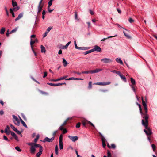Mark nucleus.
<instances>
[{
    "mask_svg": "<svg viewBox=\"0 0 157 157\" xmlns=\"http://www.w3.org/2000/svg\"><path fill=\"white\" fill-rule=\"evenodd\" d=\"M148 119L147 116H146L145 118V121L144 119L142 120V125L144 126L145 129L144 130V131L147 136H150L152 134V132L151 129L148 127Z\"/></svg>",
    "mask_w": 157,
    "mask_h": 157,
    "instance_id": "1",
    "label": "nucleus"
},
{
    "mask_svg": "<svg viewBox=\"0 0 157 157\" xmlns=\"http://www.w3.org/2000/svg\"><path fill=\"white\" fill-rule=\"evenodd\" d=\"M141 99L143 105L144 106V109L145 111V112L143 115V116H144L143 117V118L145 119L146 117V116H147V118H148L149 115L147 113V105L145 101H144L143 97H141Z\"/></svg>",
    "mask_w": 157,
    "mask_h": 157,
    "instance_id": "2",
    "label": "nucleus"
},
{
    "mask_svg": "<svg viewBox=\"0 0 157 157\" xmlns=\"http://www.w3.org/2000/svg\"><path fill=\"white\" fill-rule=\"evenodd\" d=\"M130 81L132 84L130 85L131 87L132 88L133 91L135 92V87L136 86V82L134 79L132 78H130Z\"/></svg>",
    "mask_w": 157,
    "mask_h": 157,
    "instance_id": "3",
    "label": "nucleus"
},
{
    "mask_svg": "<svg viewBox=\"0 0 157 157\" xmlns=\"http://www.w3.org/2000/svg\"><path fill=\"white\" fill-rule=\"evenodd\" d=\"M111 83V82H98L94 84L100 86H106L109 85Z\"/></svg>",
    "mask_w": 157,
    "mask_h": 157,
    "instance_id": "4",
    "label": "nucleus"
},
{
    "mask_svg": "<svg viewBox=\"0 0 157 157\" xmlns=\"http://www.w3.org/2000/svg\"><path fill=\"white\" fill-rule=\"evenodd\" d=\"M13 118L15 120V121L13 120V122L14 124L17 125L19 126L20 124V121L19 120L17 117L14 115H13Z\"/></svg>",
    "mask_w": 157,
    "mask_h": 157,
    "instance_id": "5",
    "label": "nucleus"
},
{
    "mask_svg": "<svg viewBox=\"0 0 157 157\" xmlns=\"http://www.w3.org/2000/svg\"><path fill=\"white\" fill-rule=\"evenodd\" d=\"M101 62L105 63H110L113 61L110 59L106 58H104L101 59Z\"/></svg>",
    "mask_w": 157,
    "mask_h": 157,
    "instance_id": "6",
    "label": "nucleus"
},
{
    "mask_svg": "<svg viewBox=\"0 0 157 157\" xmlns=\"http://www.w3.org/2000/svg\"><path fill=\"white\" fill-rule=\"evenodd\" d=\"M99 134H100V135L101 136V140H102V142L103 147V148H105V146L106 145V144H105V142L106 141V139H105V137L103 136L102 135V134H101L100 133Z\"/></svg>",
    "mask_w": 157,
    "mask_h": 157,
    "instance_id": "7",
    "label": "nucleus"
},
{
    "mask_svg": "<svg viewBox=\"0 0 157 157\" xmlns=\"http://www.w3.org/2000/svg\"><path fill=\"white\" fill-rule=\"evenodd\" d=\"M48 84L50 85V86H61L65 84L66 85V83H48Z\"/></svg>",
    "mask_w": 157,
    "mask_h": 157,
    "instance_id": "8",
    "label": "nucleus"
},
{
    "mask_svg": "<svg viewBox=\"0 0 157 157\" xmlns=\"http://www.w3.org/2000/svg\"><path fill=\"white\" fill-rule=\"evenodd\" d=\"M92 52L94 51H97L98 52H100L101 51V49L100 47L97 45H95L94 46V48L92 49Z\"/></svg>",
    "mask_w": 157,
    "mask_h": 157,
    "instance_id": "9",
    "label": "nucleus"
},
{
    "mask_svg": "<svg viewBox=\"0 0 157 157\" xmlns=\"http://www.w3.org/2000/svg\"><path fill=\"white\" fill-rule=\"evenodd\" d=\"M54 138L53 137L51 139H50L47 137L45 138V139L42 140V142L44 143L46 142H52L54 140Z\"/></svg>",
    "mask_w": 157,
    "mask_h": 157,
    "instance_id": "10",
    "label": "nucleus"
},
{
    "mask_svg": "<svg viewBox=\"0 0 157 157\" xmlns=\"http://www.w3.org/2000/svg\"><path fill=\"white\" fill-rule=\"evenodd\" d=\"M90 124L93 127H95L94 125L90 121H82V124L84 126H85L87 124Z\"/></svg>",
    "mask_w": 157,
    "mask_h": 157,
    "instance_id": "11",
    "label": "nucleus"
},
{
    "mask_svg": "<svg viewBox=\"0 0 157 157\" xmlns=\"http://www.w3.org/2000/svg\"><path fill=\"white\" fill-rule=\"evenodd\" d=\"M68 137L73 142H75L78 139V137L77 136H68Z\"/></svg>",
    "mask_w": 157,
    "mask_h": 157,
    "instance_id": "12",
    "label": "nucleus"
},
{
    "mask_svg": "<svg viewBox=\"0 0 157 157\" xmlns=\"http://www.w3.org/2000/svg\"><path fill=\"white\" fill-rule=\"evenodd\" d=\"M38 42V40L36 38L35 39V40H33L32 39H31L30 42V44L31 45V48H33V44H34L35 43H37Z\"/></svg>",
    "mask_w": 157,
    "mask_h": 157,
    "instance_id": "13",
    "label": "nucleus"
},
{
    "mask_svg": "<svg viewBox=\"0 0 157 157\" xmlns=\"http://www.w3.org/2000/svg\"><path fill=\"white\" fill-rule=\"evenodd\" d=\"M10 127L8 125H7L5 130V132L7 135H9L11 131L10 130Z\"/></svg>",
    "mask_w": 157,
    "mask_h": 157,
    "instance_id": "14",
    "label": "nucleus"
},
{
    "mask_svg": "<svg viewBox=\"0 0 157 157\" xmlns=\"http://www.w3.org/2000/svg\"><path fill=\"white\" fill-rule=\"evenodd\" d=\"M102 71V69H96L94 70H91V74L95 73H98L100 71Z\"/></svg>",
    "mask_w": 157,
    "mask_h": 157,
    "instance_id": "15",
    "label": "nucleus"
},
{
    "mask_svg": "<svg viewBox=\"0 0 157 157\" xmlns=\"http://www.w3.org/2000/svg\"><path fill=\"white\" fill-rule=\"evenodd\" d=\"M43 5H38V12H37V14H39L42 9V8L43 7Z\"/></svg>",
    "mask_w": 157,
    "mask_h": 157,
    "instance_id": "16",
    "label": "nucleus"
},
{
    "mask_svg": "<svg viewBox=\"0 0 157 157\" xmlns=\"http://www.w3.org/2000/svg\"><path fill=\"white\" fill-rule=\"evenodd\" d=\"M30 150L31 153L32 154H34L35 153V148L33 145L31 146V147L30 148Z\"/></svg>",
    "mask_w": 157,
    "mask_h": 157,
    "instance_id": "17",
    "label": "nucleus"
},
{
    "mask_svg": "<svg viewBox=\"0 0 157 157\" xmlns=\"http://www.w3.org/2000/svg\"><path fill=\"white\" fill-rule=\"evenodd\" d=\"M43 151V149H42V147H41L39 149V151L36 154V156L37 157H39L41 155Z\"/></svg>",
    "mask_w": 157,
    "mask_h": 157,
    "instance_id": "18",
    "label": "nucleus"
},
{
    "mask_svg": "<svg viewBox=\"0 0 157 157\" xmlns=\"http://www.w3.org/2000/svg\"><path fill=\"white\" fill-rule=\"evenodd\" d=\"M23 16V14L22 13H21L19 14L18 16L16 18L15 20V21H17L18 20L20 19Z\"/></svg>",
    "mask_w": 157,
    "mask_h": 157,
    "instance_id": "19",
    "label": "nucleus"
},
{
    "mask_svg": "<svg viewBox=\"0 0 157 157\" xmlns=\"http://www.w3.org/2000/svg\"><path fill=\"white\" fill-rule=\"evenodd\" d=\"M116 62L118 63H119L120 64H123V63L121 59L120 58H117L116 59Z\"/></svg>",
    "mask_w": 157,
    "mask_h": 157,
    "instance_id": "20",
    "label": "nucleus"
},
{
    "mask_svg": "<svg viewBox=\"0 0 157 157\" xmlns=\"http://www.w3.org/2000/svg\"><path fill=\"white\" fill-rule=\"evenodd\" d=\"M63 63L64 67H66L67 65L68 64V63L67 62L65 59L64 58H63Z\"/></svg>",
    "mask_w": 157,
    "mask_h": 157,
    "instance_id": "21",
    "label": "nucleus"
},
{
    "mask_svg": "<svg viewBox=\"0 0 157 157\" xmlns=\"http://www.w3.org/2000/svg\"><path fill=\"white\" fill-rule=\"evenodd\" d=\"M12 4L13 7L17 6V3L15 0H12Z\"/></svg>",
    "mask_w": 157,
    "mask_h": 157,
    "instance_id": "22",
    "label": "nucleus"
},
{
    "mask_svg": "<svg viewBox=\"0 0 157 157\" xmlns=\"http://www.w3.org/2000/svg\"><path fill=\"white\" fill-rule=\"evenodd\" d=\"M33 145L35 147V148L38 147H39L40 149L41 147H42V149H43L42 147L39 144L34 143Z\"/></svg>",
    "mask_w": 157,
    "mask_h": 157,
    "instance_id": "23",
    "label": "nucleus"
},
{
    "mask_svg": "<svg viewBox=\"0 0 157 157\" xmlns=\"http://www.w3.org/2000/svg\"><path fill=\"white\" fill-rule=\"evenodd\" d=\"M136 104H137V105L139 106L140 113L142 116H143V115L144 114V113H143V112L142 111V109H141V106L140 104H139L138 103H137Z\"/></svg>",
    "mask_w": 157,
    "mask_h": 157,
    "instance_id": "24",
    "label": "nucleus"
},
{
    "mask_svg": "<svg viewBox=\"0 0 157 157\" xmlns=\"http://www.w3.org/2000/svg\"><path fill=\"white\" fill-rule=\"evenodd\" d=\"M20 121L22 124V125L25 127L26 128H27V126L25 123L24 122V121L21 118H20Z\"/></svg>",
    "mask_w": 157,
    "mask_h": 157,
    "instance_id": "25",
    "label": "nucleus"
},
{
    "mask_svg": "<svg viewBox=\"0 0 157 157\" xmlns=\"http://www.w3.org/2000/svg\"><path fill=\"white\" fill-rule=\"evenodd\" d=\"M124 34L126 37L128 39H131V36L129 35L128 34L125 33L124 31H123Z\"/></svg>",
    "mask_w": 157,
    "mask_h": 157,
    "instance_id": "26",
    "label": "nucleus"
},
{
    "mask_svg": "<svg viewBox=\"0 0 157 157\" xmlns=\"http://www.w3.org/2000/svg\"><path fill=\"white\" fill-rule=\"evenodd\" d=\"M71 43V41L68 42L65 46H63L62 48V49H67L68 46Z\"/></svg>",
    "mask_w": 157,
    "mask_h": 157,
    "instance_id": "27",
    "label": "nucleus"
},
{
    "mask_svg": "<svg viewBox=\"0 0 157 157\" xmlns=\"http://www.w3.org/2000/svg\"><path fill=\"white\" fill-rule=\"evenodd\" d=\"M5 31V29L4 27H2L1 28L0 31V33L1 34H4V32Z\"/></svg>",
    "mask_w": 157,
    "mask_h": 157,
    "instance_id": "28",
    "label": "nucleus"
},
{
    "mask_svg": "<svg viewBox=\"0 0 157 157\" xmlns=\"http://www.w3.org/2000/svg\"><path fill=\"white\" fill-rule=\"evenodd\" d=\"M41 52H42L45 53L46 52L45 48L42 45H41Z\"/></svg>",
    "mask_w": 157,
    "mask_h": 157,
    "instance_id": "29",
    "label": "nucleus"
},
{
    "mask_svg": "<svg viewBox=\"0 0 157 157\" xmlns=\"http://www.w3.org/2000/svg\"><path fill=\"white\" fill-rule=\"evenodd\" d=\"M10 13L12 14L13 17H15V14H14V13L13 12L14 11H13V10H12V9L10 8Z\"/></svg>",
    "mask_w": 157,
    "mask_h": 157,
    "instance_id": "30",
    "label": "nucleus"
},
{
    "mask_svg": "<svg viewBox=\"0 0 157 157\" xmlns=\"http://www.w3.org/2000/svg\"><path fill=\"white\" fill-rule=\"evenodd\" d=\"M59 148L60 150L63 149V142H59Z\"/></svg>",
    "mask_w": 157,
    "mask_h": 157,
    "instance_id": "31",
    "label": "nucleus"
},
{
    "mask_svg": "<svg viewBox=\"0 0 157 157\" xmlns=\"http://www.w3.org/2000/svg\"><path fill=\"white\" fill-rule=\"evenodd\" d=\"M13 8L12 9V10H13V11H17L18 10H19L20 9V7L19 6H17L13 7Z\"/></svg>",
    "mask_w": 157,
    "mask_h": 157,
    "instance_id": "32",
    "label": "nucleus"
},
{
    "mask_svg": "<svg viewBox=\"0 0 157 157\" xmlns=\"http://www.w3.org/2000/svg\"><path fill=\"white\" fill-rule=\"evenodd\" d=\"M55 154L57 155L58 154V147L57 145H56L55 146Z\"/></svg>",
    "mask_w": 157,
    "mask_h": 157,
    "instance_id": "33",
    "label": "nucleus"
},
{
    "mask_svg": "<svg viewBox=\"0 0 157 157\" xmlns=\"http://www.w3.org/2000/svg\"><path fill=\"white\" fill-rule=\"evenodd\" d=\"M92 52V49H91L90 50L85 52L84 53V54L85 55H86Z\"/></svg>",
    "mask_w": 157,
    "mask_h": 157,
    "instance_id": "34",
    "label": "nucleus"
},
{
    "mask_svg": "<svg viewBox=\"0 0 157 157\" xmlns=\"http://www.w3.org/2000/svg\"><path fill=\"white\" fill-rule=\"evenodd\" d=\"M117 36V35H115L114 36H110L106 38H105L103 39H102L101 40V41H104L105 40H106L107 39H109V38H111V37H113L116 36Z\"/></svg>",
    "mask_w": 157,
    "mask_h": 157,
    "instance_id": "35",
    "label": "nucleus"
},
{
    "mask_svg": "<svg viewBox=\"0 0 157 157\" xmlns=\"http://www.w3.org/2000/svg\"><path fill=\"white\" fill-rule=\"evenodd\" d=\"M120 77L125 82H126L127 80L126 78L124 75H121Z\"/></svg>",
    "mask_w": 157,
    "mask_h": 157,
    "instance_id": "36",
    "label": "nucleus"
},
{
    "mask_svg": "<svg viewBox=\"0 0 157 157\" xmlns=\"http://www.w3.org/2000/svg\"><path fill=\"white\" fill-rule=\"evenodd\" d=\"M17 29H18V27L16 28L15 29H13L12 30V31H11L10 32V33H13L16 32L17 31Z\"/></svg>",
    "mask_w": 157,
    "mask_h": 157,
    "instance_id": "37",
    "label": "nucleus"
},
{
    "mask_svg": "<svg viewBox=\"0 0 157 157\" xmlns=\"http://www.w3.org/2000/svg\"><path fill=\"white\" fill-rule=\"evenodd\" d=\"M92 88V82L91 81L89 82V86H88V88L89 89H90Z\"/></svg>",
    "mask_w": 157,
    "mask_h": 157,
    "instance_id": "38",
    "label": "nucleus"
},
{
    "mask_svg": "<svg viewBox=\"0 0 157 157\" xmlns=\"http://www.w3.org/2000/svg\"><path fill=\"white\" fill-rule=\"evenodd\" d=\"M100 91L101 92H103V93H106L108 91V90L107 89H101L100 90Z\"/></svg>",
    "mask_w": 157,
    "mask_h": 157,
    "instance_id": "39",
    "label": "nucleus"
},
{
    "mask_svg": "<svg viewBox=\"0 0 157 157\" xmlns=\"http://www.w3.org/2000/svg\"><path fill=\"white\" fill-rule=\"evenodd\" d=\"M151 146L153 151L155 152V149L156 148L154 144H152Z\"/></svg>",
    "mask_w": 157,
    "mask_h": 157,
    "instance_id": "40",
    "label": "nucleus"
},
{
    "mask_svg": "<svg viewBox=\"0 0 157 157\" xmlns=\"http://www.w3.org/2000/svg\"><path fill=\"white\" fill-rule=\"evenodd\" d=\"M39 91L40 92L41 94L44 95H47L48 94V93L45 92L41 90H39Z\"/></svg>",
    "mask_w": 157,
    "mask_h": 157,
    "instance_id": "41",
    "label": "nucleus"
},
{
    "mask_svg": "<svg viewBox=\"0 0 157 157\" xmlns=\"http://www.w3.org/2000/svg\"><path fill=\"white\" fill-rule=\"evenodd\" d=\"M69 118H67L66 121L63 122V124H62V126H64L66 124L67 122L69 120Z\"/></svg>",
    "mask_w": 157,
    "mask_h": 157,
    "instance_id": "42",
    "label": "nucleus"
},
{
    "mask_svg": "<svg viewBox=\"0 0 157 157\" xmlns=\"http://www.w3.org/2000/svg\"><path fill=\"white\" fill-rule=\"evenodd\" d=\"M67 77H68L67 75H65L63 77H61L60 78H59L60 80H63L64 79H66L65 78H67Z\"/></svg>",
    "mask_w": 157,
    "mask_h": 157,
    "instance_id": "43",
    "label": "nucleus"
},
{
    "mask_svg": "<svg viewBox=\"0 0 157 157\" xmlns=\"http://www.w3.org/2000/svg\"><path fill=\"white\" fill-rule=\"evenodd\" d=\"M82 74H89V73L91 74V71H83L82 72Z\"/></svg>",
    "mask_w": 157,
    "mask_h": 157,
    "instance_id": "44",
    "label": "nucleus"
},
{
    "mask_svg": "<svg viewBox=\"0 0 157 157\" xmlns=\"http://www.w3.org/2000/svg\"><path fill=\"white\" fill-rule=\"evenodd\" d=\"M110 148L115 149L116 147L115 145L114 144H112L110 146Z\"/></svg>",
    "mask_w": 157,
    "mask_h": 157,
    "instance_id": "45",
    "label": "nucleus"
},
{
    "mask_svg": "<svg viewBox=\"0 0 157 157\" xmlns=\"http://www.w3.org/2000/svg\"><path fill=\"white\" fill-rule=\"evenodd\" d=\"M10 126L11 128L12 129H13V130H14V131H16V129H17V128H16L15 127L13 126V125H12V124H10Z\"/></svg>",
    "mask_w": 157,
    "mask_h": 157,
    "instance_id": "46",
    "label": "nucleus"
},
{
    "mask_svg": "<svg viewBox=\"0 0 157 157\" xmlns=\"http://www.w3.org/2000/svg\"><path fill=\"white\" fill-rule=\"evenodd\" d=\"M52 1H49L48 2V7H50L51 6L52 4Z\"/></svg>",
    "mask_w": 157,
    "mask_h": 157,
    "instance_id": "47",
    "label": "nucleus"
},
{
    "mask_svg": "<svg viewBox=\"0 0 157 157\" xmlns=\"http://www.w3.org/2000/svg\"><path fill=\"white\" fill-rule=\"evenodd\" d=\"M15 149L18 151L20 152L21 151V149L20 148V147L18 146L16 147H15Z\"/></svg>",
    "mask_w": 157,
    "mask_h": 157,
    "instance_id": "48",
    "label": "nucleus"
},
{
    "mask_svg": "<svg viewBox=\"0 0 157 157\" xmlns=\"http://www.w3.org/2000/svg\"><path fill=\"white\" fill-rule=\"evenodd\" d=\"M63 136L60 135L59 138V142H62Z\"/></svg>",
    "mask_w": 157,
    "mask_h": 157,
    "instance_id": "49",
    "label": "nucleus"
},
{
    "mask_svg": "<svg viewBox=\"0 0 157 157\" xmlns=\"http://www.w3.org/2000/svg\"><path fill=\"white\" fill-rule=\"evenodd\" d=\"M107 157H111V153L109 150L107 152Z\"/></svg>",
    "mask_w": 157,
    "mask_h": 157,
    "instance_id": "50",
    "label": "nucleus"
},
{
    "mask_svg": "<svg viewBox=\"0 0 157 157\" xmlns=\"http://www.w3.org/2000/svg\"><path fill=\"white\" fill-rule=\"evenodd\" d=\"M87 49L86 47H79L78 49L86 50Z\"/></svg>",
    "mask_w": 157,
    "mask_h": 157,
    "instance_id": "51",
    "label": "nucleus"
},
{
    "mask_svg": "<svg viewBox=\"0 0 157 157\" xmlns=\"http://www.w3.org/2000/svg\"><path fill=\"white\" fill-rule=\"evenodd\" d=\"M66 80H74V77H71L68 78H66L65 79Z\"/></svg>",
    "mask_w": 157,
    "mask_h": 157,
    "instance_id": "52",
    "label": "nucleus"
},
{
    "mask_svg": "<svg viewBox=\"0 0 157 157\" xmlns=\"http://www.w3.org/2000/svg\"><path fill=\"white\" fill-rule=\"evenodd\" d=\"M80 124H81L79 122L76 125V127L78 128H79L80 126Z\"/></svg>",
    "mask_w": 157,
    "mask_h": 157,
    "instance_id": "53",
    "label": "nucleus"
},
{
    "mask_svg": "<svg viewBox=\"0 0 157 157\" xmlns=\"http://www.w3.org/2000/svg\"><path fill=\"white\" fill-rule=\"evenodd\" d=\"M52 27H48L47 29V33H48L50 31V30L52 29Z\"/></svg>",
    "mask_w": 157,
    "mask_h": 157,
    "instance_id": "54",
    "label": "nucleus"
},
{
    "mask_svg": "<svg viewBox=\"0 0 157 157\" xmlns=\"http://www.w3.org/2000/svg\"><path fill=\"white\" fill-rule=\"evenodd\" d=\"M21 115H22V118H23V119L25 120L26 121L27 120V119L26 118V117L23 114H21Z\"/></svg>",
    "mask_w": 157,
    "mask_h": 157,
    "instance_id": "55",
    "label": "nucleus"
},
{
    "mask_svg": "<svg viewBox=\"0 0 157 157\" xmlns=\"http://www.w3.org/2000/svg\"><path fill=\"white\" fill-rule=\"evenodd\" d=\"M3 139L4 140L7 141H9V140L8 139V138H7V137L5 136V135H4L3 136Z\"/></svg>",
    "mask_w": 157,
    "mask_h": 157,
    "instance_id": "56",
    "label": "nucleus"
},
{
    "mask_svg": "<svg viewBox=\"0 0 157 157\" xmlns=\"http://www.w3.org/2000/svg\"><path fill=\"white\" fill-rule=\"evenodd\" d=\"M5 11H6V15L7 16H9V13H8V10H7V8L6 7H5Z\"/></svg>",
    "mask_w": 157,
    "mask_h": 157,
    "instance_id": "57",
    "label": "nucleus"
},
{
    "mask_svg": "<svg viewBox=\"0 0 157 157\" xmlns=\"http://www.w3.org/2000/svg\"><path fill=\"white\" fill-rule=\"evenodd\" d=\"M11 135L13 137L16 136V134L13 132H10Z\"/></svg>",
    "mask_w": 157,
    "mask_h": 157,
    "instance_id": "58",
    "label": "nucleus"
},
{
    "mask_svg": "<svg viewBox=\"0 0 157 157\" xmlns=\"http://www.w3.org/2000/svg\"><path fill=\"white\" fill-rule=\"evenodd\" d=\"M63 130V134H65L67 132V130L66 129H64Z\"/></svg>",
    "mask_w": 157,
    "mask_h": 157,
    "instance_id": "59",
    "label": "nucleus"
},
{
    "mask_svg": "<svg viewBox=\"0 0 157 157\" xmlns=\"http://www.w3.org/2000/svg\"><path fill=\"white\" fill-rule=\"evenodd\" d=\"M50 7H48V12H49V13H51L54 10V9H50Z\"/></svg>",
    "mask_w": 157,
    "mask_h": 157,
    "instance_id": "60",
    "label": "nucleus"
},
{
    "mask_svg": "<svg viewBox=\"0 0 157 157\" xmlns=\"http://www.w3.org/2000/svg\"><path fill=\"white\" fill-rule=\"evenodd\" d=\"M129 21L130 23H132L134 21V20L132 18H130L129 19Z\"/></svg>",
    "mask_w": 157,
    "mask_h": 157,
    "instance_id": "61",
    "label": "nucleus"
},
{
    "mask_svg": "<svg viewBox=\"0 0 157 157\" xmlns=\"http://www.w3.org/2000/svg\"><path fill=\"white\" fill-rule=\"evenodd\" d=\"M47 72H44V76H43V78H45L47 76Z\"/></svg>",
    "mask_w": 157,
    "mask_h": 157,
    "instance_id": "62",
    "label": "nucleus"
},
{
    "mask_svg": "<svg viewBox=\"0 0 157 157\" xmlns=\"http://www.w3.org/2000/svg\"><path fill=\"white\" fill-rule=\"evenodd\" d=\"M15 132H16L18 134L21 135V132L20 131H19V130H18L17 129H16V131H15Z\"/></svg>",
    "mask_w": 157,
    "mask_h": 157,
    "instance_id": "63",
    "label": "nucleus"
},
{
    "mask_svg": "<svg viewBox=\"0 0 157 157\" xmlns=\"http://www.w3.org/2000/svg\"><path fill=\"white\" fill-rule=\"evenodd\" d=\"M116 73L117 74L120 76L122 75V74L120 71H117Z\"/></svg>",
    "mask_w": 157,
    "mask_h": 157,
    "instance_id": "64",
    "label": "nucleus"
}]
</instances>
